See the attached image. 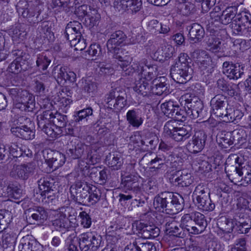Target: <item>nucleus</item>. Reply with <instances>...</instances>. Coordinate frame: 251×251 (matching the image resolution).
<instances>
[{
    "label": "nucleus",
    "mask_w": 251,
    "mask_h": 251,
    "mask_svg": "<svg viewBox=\"0 0 251 251\" xmlns=\"http://www.w3.org/2000/svg\"><path fill=\"white\" fill-rule=\"evenodd\" d=\"M184 200L178 193L164 192L156 196L153 204L159 210L169 214H175L183 208Z\"/></svg>",
    "instance_id": "obj_1"
},
{
    "label": "nucleus",
    "mask_w": 251,
    "mask_h": 251,
    "mask_svg": "<svg viewBox=\"0 0 251 251\" xmlns=\"http://www.w3.org/2000/svg\"><path fill=\"white\" fill-rule=\"evenodd\" d=\"M181 103L183 101L184 102V108L190 119L199 118L200 120H204L208 118L209 114L204 109L202 101L198 97L186 94L181 96Z\"/></svg>",
    "instance_id": "obj_2"
},
{
    "label": "nucleus",
    "mask_w": 251,
    "mask_h": 251,
    "mask_svg": "<svg viewBox=\"0 0 251 251\" xmlns=\"http://www.w3.org/2000/svg\"><path fill=\"white\" fill-rule=\"evenodd\" d=\"M237 154L230 155L226 160L225 171L231 182L237 184L243 181V173H246V166L239 162Z\"/></svg>",
    "instance_id": "obj_3"
},
{
    "label": "nucleus",
    "mask_w": 251,
    "mask_h": 251,
    "mask_svg": "<svg viewBox=\"0 0 251 251\" xmlns=\"http://www.w3.org/2000/svg\"><path fill=\"white\" fill-rule=\"evenodd\" d=\"M9 93L13 100L17 102V108L29 112L34 109V100L27 91L15 88L11 89Z\"/></svg>",
    "instance_id": "obj_4"
},
{
    "label": "nucleus",
    "mask_w": 251,
    "mask_h": 251,
    "mask_svg": "<svg viewBox=\"0 0 251 251\" xmlns=\"http://www.w3.org/2000/svg\"><path fill=\"white\" fill-rule=\"evenodd\" d=\"M52 111L46 110L37 117L38 127L48 136L54 138L62 133L63 130L57 128L51 121Z\"/></svg>",
    "instance_id": "obj_5"
},
{
    "label": "nucleus",
    "mask_w": 251,
    "mask_h": 251,
    "mask_svg": "<svg viewBox=\"0 0 251 251\" xmlns=\"http://www.w3.org/2000/svg\"><path fill=\"white\" fill-rule=\"evenodd\" d=\"M17 12L24 18L31 19L29 22L31 24L38 23L42 20L39 19L40 10L39 6L32 1H27L25 0H21L16 5Z\"/></svg>",
    "instance_id": "obj_6"
},
{
    "label": "nucleus",
    "mask_w": 251,
    "mask_h": 251,
    "mask_svg": "<svg viewBox=\"0 0 251 251\" xmlns=\"http://www.w3.org/2000/svg\"><path fill=\"white\" fill-rule=\"evenodd\" d=\"M78 238L81 251H96L100 246L101 237L95 232L83 233Z\"/></svg>",
    "instance_id": "obj_7"
},
{
    "label": "nucleus",
    "mask_w": 251,
    "mask_h": 251,
    "mask_svg": "<svg viewBox=\"0 0 251 251\" xmlns=\"http://www.w3.org/2000/svg\"><path fill=\"white\" fill-rule=\"evenodd\" d=\"M193 70L190 66L175 64L170 70L172 78L177 83H185L192 77Z\"/></svg>",
    "instance_id": "obj_8"
},
{
    "label": "nucleus",
    "mask_w": 251,
    "mask_h": 251,
    "mask_svg": "<svg viewBox=\"0 0 251 251\" xmlns=\"http://www.w3.org/2000/svg\"><path fill=\"white\" fill-rule=\"evenodd\" d=\"M90 186L85 182H77L70 188L73 199L78 203L85 205L87 204V198Z\"/></svg>",
    "instance_id": "obj_9"
},
{
    "label": "nucleus",
    "mask_w": 251,
    "mask_h": 251,
    "mask_svg": "<svg viewBox=\"0 0 251 251\" xmlns=\"http://www.w3.org/2000/svg\"><path fill=\"white\" fill-rule=\"evenodd\" d=\"M54 183V179L49 176L42 177L38 180L43 201L49 202L55 198L53 190Z\"/></svg>",
    "instance_id": "obj_10"
},
{
    "label": "nucleus",
    "mask_w": 251,
    "mask_h": 251,
    "mask_svg": "<svg viewBox=\"0 0 251 251\" xmlns=\"http://www.w3.org/2000/svg\"><path fill=\"white\" fill-rule=\"evenodd\" d=\"M72 208L70 207H62L59 209L56 214V218L53 220L52 225L56 230L62 231L66 230L70 226V221L68 217L70 216V210Z\"/></svg>",
    "instance_id": "obj_11"
},
{
    "label": "nucleus",
    "mask_w": 251,
    "mask_h": 251,
    "mask_svg": "<svg viewBox=\"0 0 251 251\" xmlns=\"http://www.w3.org/2000/svg\"><path fill=\"white\" fill-rule=\"evenodd\" d=\"M44 157L48 166L52 170H56L65 162V155L59 151L45 150L43 151Z\"/></svg>",
    "instance_id": "obj_12"
},
{
    "label": "nucleus",
    "mask_w": 251,
    "mask_h": 251,
    "mask_svg": "<svg viewBox=\"0 0 251 251\" xmlns=\"http://www.w3.org/2000/svg\"><path fill=\"white\" fill-rule=\"evenodd\" d=\"M206 139L207 135L203 130L196 131L186 145L187 150L194 154L201 152L205 145Z\"/></svg>",
    "instance_id": "obj_13"
},
{
    "label": "nucleus",
    "mask_w": 251,
    "mask_h": 251,
    "mask_svg": "<svg viewBox=\"0 0 251 251\" xmlns=\"http://www.w3.org/2000/svg\"><path fill=\"white\" fill-rule=\"evenodd\" d=\"M126 38V35L121 30L112 33L106 43L108 51L113 54L120 52L121 47Z\"/></svg>",
    "instance_id": "obj_14"
},
{
    "label": "nucleus",
    "mask_w": 251,
    "mask_h": 251,
    "mask_svg": "<svg viewBox=\"0 0 251 251\" xmlns=\"http://www.w3.org/2000/svg\"><path fill=\"white\" fill-rule=\"evenodd\" d=\"M210 104L213 114L221 118L228 109V99L223 95L218 94L211 99Z\"/></svg>",
    "instance_id": "obj_15"
},
{
    "label": "nucleus",
    "mask_w": 251,
    "mask_h": 251,
    "mask_svg": "<svg viewBox=\"0 0 251 251\" xmlns=\"http://www.w3.org/2000/svg\"><path fill=\"white\" fill-rule=\"evenodd\" d=\"M245 66L240 63L233 64L232 62L225 61L223 64V72L229 79H237L244 73Z\"/></svg>",
    "instance_id": "obj_16"
},
{
    "label": "nucleus",
    "mask_w": 251,
    "mask_h": 251,
    "mask_svg": "<svg viewBox=\"0 0 251 251\" xmlns=\"http://www.w3.org/2000/svg\"><path fill=\"white\" fill-rule=\"evenodd\" d=\"M114 5L119 11L136 13L140 10L142 2L141 0H115Z\"/></svg>",
    "instance_id": "obj_17"
},
{
    "label": "nucleus",
    "mask_w": 251,
    "mask_h": 251,
    "mask_svg": "<svg viewBox=\"0 0 251 251\" xmlns=\"http://www.w3.org/2000/svg\"><path fill=\"white\" fill-rule=\"evenodd\" d=\"M125 251H156V249L152 243L137 238L126 245Z\"/></svg>",
    "instance_id": "obj_18"
},
{
    "label": "nucleus",
    "mask_w": 251,
    "mask_h": 251,
    "mask_svg": "<svg viewBox=\"0 0 251 251\" xmlns=\"http://www.w3.org/2000/svg\"><path fill=\"white\" fill-rule=\"evenodd\" d=\"M136 228L142 239L154 238L159 234V229L153 225L139 222L136 223Z\"/></svg>",
    "instance_id": "obj_19"
},
{
    "label": "nucleus",
    "mask_w": 251,
    "mask_h": 251,
    "mask_svg": "<svg viewBox=\"0 0 251 251\" xmlns=\"http://www.w3.org/2000/svg\"><path fill=\"white\" fill-rule=\"evenodd\" d=\"M86 146L82 143L77 144L71 142L66 149L65 158H69L70 159H76L80 158L86 151Z\"/></svg>",
    "instance_id": "obj_20"
},
{
    "label": "nucleus",
    "mask_w": 251,
    "mask_h": 251,
    "mask_svg": "<svg viewBox=\"0 0 251 251\" xmlns=\"http://www.w3.org/2000/svg\"><path fill=\"white\" fill-rule=\"evenodd\" d=\"M82 31L81 23L76 21L70 22L65 28V37L69 41L77 38L80 39V36H82Z\"/></svg>",
    "instance_id": "obj_21"
},
{
    "label": "nucleus",
    "mask_w": 251,
    "mask_h": 251,
    "mask_svg": "<svg viewBox=\"0 0 251 251\" xmlns=\"http://www.w3.org/2000/svg\"><path fill=\"white\" fill-rule=\"evenodd\" d=\"M30 68V63L26 58L16 57L9 65L7 70L10 73L18 74Z\"/></svg>",
    "instance_id": "obj_22"
},
{
    "label": "nucleus",
    "mask_w": 251,
    "mask_h": 251,
    "mask_svg": "<svg viewBox=\"0 0 251 251\" xmlns=\"http://www.w3.org/2000/svg\"><path fill=\"white\" fill-rule=\"evenodd\" d=\"M166 78L164 76H160L154 78L151 83V92L153 94L160 96L163 93L168 92V84L166 83Z\"/></svg>",
    "instance_id": "obj_23"
},
{
    "label": "nucleus",
    "mask_w": 251,
    "mask_h": 251,
    "mask_svg": "<svg viewBox=\"0 0 251 251\" xmlns=\"http://www.w3.org/2000/svg\"><path fill=\"white\" fill-rule=\"evenodd\" d=\"M122 184L125 190L138 193L141 191V184L137 176L128 175L122 179Z\"/></svg>",
    "instance_id": "obj_24"
},
{
    "label": "nucleus",
    "mask_w": 251,
    "mask_h": 251,
    "mask_svg": "<svg viewBox=\"0 0 251 251\" xmlns=\"http://www.w3.org/2000/svg\"><path fill=\"white\" fill-rule=\"evenodd\" d=\"M126 119L128 123L132 126L139 127L143 123L141 110L134 108L128 110L126 114Z\"/></svg>",
    "instance_id": "obj_25"
},
{
    "label": "nucleus",
    "mask_w": 251,
    "mask_h": 251,
    "mask_svg": "<svg viewBox=\"0 0 251 251\" xmlns=\"http://www.w3.org/2000/svg\"><path fill=\"white\" fill-rule=\"evenodd\" d=\"M179 227L189 234H198L191 213L184 214L182 217Z\"/></svg>",
    "instance_id": "obj_26"
},
{
    "label": "nucleus",
    "mask_w": 251,
    "mask_h": 251,
    "mask_svg": "<svg viewBox=\"0 0 251 251\" xmlns=\"http://www.w3.org/2000/svg\"><path fill=\"white\" fill-rule=\"evenodd\" d=\"M11 131L14 135L25 140L31 139L34 136L32 130L26 125L13 126L11 127Z\"/></svg>",
    "instance_id": "obj_27"
},
{
    "label": "nucleus",
    "mask_w": 251,
    "mask_h": 251,
    "mask_svg": "<svg viewBox=\"0 0 251 251\" xmlns=\"http://www.w3.org/2000/svg\"><path fill=\"white\" fill-rule=\"evenodd\" d=\"M31 212L28 218L31 224H35L36 222L43 224L48 218V212L43 207H35Z\"/></svg>",
    "instance_id": "obj_28"
},
{
    "label": "nucleus",
    "mask_w": 251,
    "mask_h": 251,
    "mask_svg": "<svg viewBox=\"0 0 251 251\" xmlns=\"http://www.w3.org/2000/svg\"><path fill=\"white\" fill-rule=\"evenodd\" d=\"M205 32L201 25L197 23L193 24L189 29V37L194 43L200 42L204 36Z\"/></svg>",
    "instance_id": "obj_29"
},
{
    "label": "nucleus",
    "mask_w": 251,
    "mask_h": 251,
    "mask_svg": "<svg viewBox=\"0 0 251 251\" xmlns=\"http://www.w3.org/2000/svg\"><path fill=\"white\" fill-rule=\"evenodd\" d=\"M56 80L58 83H63L68 81L74 82L76 79V74L72 71H67L64 67H61L57 72Z\"/></svg>",
    "instance_id": "obj_30"
},
{
    "label": "nucleus",
    "mask_w": 251,
    "mask_h": 251,
    "mask_svg": "<svg viewBox=\"0 0 251 251\" xmlns=\"http://www.w3.org/2000/svg\"><path fill=\"white\" fill-rule=\"evenodd\" d=\"M177 173L179 176L176 178L174 176L172 178L173 180L174 179L175 182L177 183L176 185L181 187H187L192 184L193 179L191 174L187 170L178 171Z\"/></svg>",
    "instance_id": "obj_31"
},
{
    "label": "nucleus",
    "mask_w": 251,
    "mask_h": 251,
    "mask_svg": "<svg viewBox=\"0 0 251 251\" xmlns=\"http://www.w3.org/2000/svg\"><path fill=\"white\" fill-rule=\"evenodd\" d=\"M192 135L191 129L188 126L178 127L172 136V139L177 142H181L188 139Z\"/></svg>",
    "instance_id": "obj_32"
},
{
    "label": "nucleus",
    "mask_w": 251,
    "mask_h": 251,
    "mask_svg": "<svg viewBox=\"0 0 251 251\" xmlns=\"http://www.w3.org/2000/svg\"><path fill=\"white\" fill-rule=\"evenodd\" d=\"M243 113L240 110L229 108L222 116L221 120L226 123L237 122L243 117Z\"/></svg>",
    "instance_id": "obj_33"
},
{
    "label": "nucleus",
    "mask_w": 251,
    "mask_h": 251,
    "mask_svg": "<svg viewBox=\"0 0 251 251\" xmlns=\"http://www.w3.org/2000/svg\"><path fill=\"white\" fill-rule=\"evenodd\" d=\"M191 215L198 234H200L205 230L207 225L205 217L204 215L198 212H192Z\"/></svg>",
    "instance_id": "obj_34"
},
{
    "label": "nucleus",
    "mask_w": 251,
    "mask_h": 251,
    "mask_svg": "<svg viewBox=\"0 0 251 251\" xmlns=\"http://www.w3.org/2000/svg\"><path fill=\"white\" fill-rule=\"evenodd\" d=\"M146 79H138L136 80L135 86L133 90L138 94L146 96L151 92V85Z\"/></svg>",
    "instance_id": "obj_35"
},
{
    "label": "nucleus",
    "mask_w": 251,
    "mask_h": 251,
    "mask_svg": "<svg viewBox=\"0 0 251 251\" xmlns=\"http://www.w3.org/2000/svg\"><path fill=\"white\" fill-rule=\"evenodd\" d=\"M235 225H237L236 221L225 217H221L217 223V225L220 229L226 233L231 232Z\"/></svg>",
    "instance_id": "obj_36"
},
{
    "label": "nucleus",
    "mask_w": 251,
    "mask_h": 251,
    "mask_svg": "<svg viewBox=\"0 0 251 251\" xmlns=\"http://www.w3.org/2000/svg\"><path fill=\"white\" fill-rule=\"evenodd\" d=\"M166 155L164 153H158L154 158L152 159L149 163L148 165L151 166V171H157L160 169L162 166L167 163Z\"/></svg>",
    "instance_id": "obj_37"
},
{
    "label": "nucleus",
    "mask_w": 251,
    "mask_h": 251,
    "mask_svg": "<svg viewBox=\"0 0 251 251\" xmlns=\"http://www.w3.org/2000/svg\"><path fill=\"white\" fill-rule=\"evenodd\" d=\"M106 161L108 165L114 170H118L121 168L123 164L121 155L117 153H109L106 156Z\"/></svg>",
    "instance_id": "obj_38"
},
{
    "label": "nucleus",
    "mask_w": 251,
    "mask_h": 251,
    "mask_svg": "<svg viewBox=\"0 0 251 251\" xmlns=\"http://www.w3.org/2000/svg\"><path fill=\"white\" fill-rule=\"evenodd\" d=\"M80 88L84 92L89 95L94 94L97 90V83L90 78H82L81 80Z\"/></svg>",
    "instance_id": "obj_39"
},
{
    "label": "nucleus",
    "mask_w": 251,
    "mask_h": 251,
    "mask_svg": "<svg viewBox=\"0 0 251 251\" xmlns=\"http://www.w3.org/2000/svg\"><path fill=\"white\" fill-rule=\"evenodd\" d=\"M237 8L235 6L227 7L222 12V23L224 25H227L230 23L231 21L234 19L237 15Z\"/></svg>",
    "instance_id": "obj_40"
},
{
    "label": "nucleus",
    "mask_w": 251,
    "mask_h": 251,
    "mask_svg": "<svg viewBox=\"0 0 251 251\" xmlns=\"http://www.w3.org/2000/svg\"><path fill=\"white\" fill-rule=\"evenodd\" d=\"M217 85L219 89L224 92H227L231 96H233L236 93L235 88L237 85L235 84H229L224 78H220L217 81Z\"/></svg>",
    "instance_id": "obj_41"
},
{
    "label": "nucleus",
    "mask_w": 251,
    "mask_h": 251,
    "mask_svg": "<svg viewBox=\"0 0 251 251\" xmlns=\"http://www.w3.org/2000/svg\"><path fill=\"white\" fill-rule=\"evenodd\" d=\"M196 203L199 209L203 211H211L214 209L215 207L214 203L210 199L209 195L196 201Z\"/></svg>",
    "instance_id": "obj_42"
},
{
    "label": "nucleus",
    "mask_w": 251,
    "mask_h": 251,
    "mask_svg": "<svg viewBox=\"0 0 251 251\" xmlns=\"http://www.w3.org/2000/svg\"><path fill=\"white\" fill-rule=\"evenodd\" d=\"M165 228L171 235L179 237H182L183 236L181 228L178 226L176 221L173 219H170L166 223Z\"/></svg>",
    "instance_id": "obj_43"
},
{
    "label": "nucleus",
    "mask_w": 251,
    "mask_h": 251,
    "mask_svg": "<svg viewBox=\"0 0 251 251\" xmlns=\"http://www.w3.org/2000/svg\"><path fill=\"white\" fill-rule=\"evenodd\" d=\"M90 176L95 181H97L98 183L101 185L104 184L107 179V175L105 170H102L99 171L96 168H92L91 170Z\"/></svg>",
    "instance_id": "obj_44"
},
{
    "label": "nucleus",
    "mask_w": 251,
    "mask_h": 251,
    "mask_svg": "<svg viewBox=\"0 0 251 251\" xmlns=\"http://www.w3.org/2000/svg\"><path fill=\"white\" fill-rule=\"evenodd\" d=\"M12 219L11 212L5 209L0 210V232L7 228Z\"/></svg>",
    "instance_id": "obj_45"
},
{
    "label": "nucleus",
    "mask_w": 251,
    "mask_h": 251,
    "mask_svg": "<svg viewBox=\"0 0 251 251\" xmlns=\"http://www.w3.org/2000/svg\"><path fill=\"white\" fill-rule=\"evenodd\" d=\"M17 236L14 233H6L2 236V245L5 249L13 251L16 242Z\"/></svg>",
    "instance_id": "obj_46"
},
{
    "label": "nucleus",
    "mask_w": 251,
    "mask_h": 251,
    "mask_svg": "<svg viewBox=\"0 0 251 251\" xmlns=\"http://www.w3.org/2000/svg\"><path fill=\"white\" fill-rule=\"evenodd\" d=\"M217 142L224 149H227L233 144L230 132L221 133L217 136Z\"/></svg>",
    "instance_id": "obj_47"
},
{
    "label": "nucleus",
    "mask_w": 251,
    "mask_h": 251,
    "mask_svg": "<svg viewBox=\"0 0 251 251\" xmlns=\"http://www.w3.org/2000/svg\"><path fill=\"white\" fill-rule=\"evenodd\" d=\"M51 121L57 128L62 129L65 127L68 122L67 116L61 113L56 112L54 114L52 112Z\"/></svg>",
    "instance_id": "obj_48"
},
{
    "label": "nucleus",
    "mask_w": 251,
    "mask_h": 251,
    "mask_svg": "<svg viewBox=\"0 0 251 251\" xmlns=\"http://www.w3.org/2000/svg\"><path fill=\"white\" fill-rule=\"evenodd\" d=\"M178 105L176 102L169 100L161 104V109L164 115L171 118L173 117Z\"/></svg>",
    "instance_id": "obj_49"
},
{
    "label": "nucleus",
    "mask_w": 251,
    "mask_h": 251,
    "mask_svg": "<svg viewBox=\"0 0 251 251\" xmlns=\"http://www.w3.org/2000/svg\"><path fill=\"white\" fill-rule=\"evenodd\" d=\"M88 195L87 200V203H89L91 204L94 205L100 201L101 196V192L95 186L92 185L90 186Z\"/></svg>",
    "instance_id": "obj_50"
},
{
    "label": "nucleus",
    "mask_w": 251,
    "mask_h": 251,
    "mask_svg": "<svg viewBox=\"0 0 251 251\" xmlns=\"http://www.w3.org/2000/svg\"><path fill=\"white\" fill-rule=\"evenodd\" d=\"M209 194V190L207 185L204 184H200L196 186L193 193V199L197 201Z\"/></svg>",
    "instance_id": "obj_51"
},
{
    "label": "nucleus",
    "mask_w": 251,
    "mask_h": 251,
    "mask_svg": "<svg viewBox=\"0 0 251 251\" xmlns=\"http://www.w3.org/2000/svg\"><path fill=\"white\" fill-rule=\"evenodd\" d=\"M236 23H239L241 25H244L248 28L251 27V15L245 12H242L237 14L234 19Z\"/></svg>",
    "instance_id": "obj_52"
},
{
    "label": "nucleus",
    "mask_w": 251,
    "mask_h": 251,
    "mask_svg": "<svg viewBox=\"0 0 251 251\" xmlns=\"http://www.w3.org/2000/svg\"><path fill=\"white\" fill-rule=\"evenodd\" d=\"M125 91L123 90L121 88H116L114 89H112L109 93L105 96V101L108 105H109V103H111V101L114 102L121 96V94L123 92H125Z\"/></svg>",
    "instance_id": "obj_53"
},
{
    "label": "nucleus",
    "mask_w": 251,
    "mask_h": 251,
    "mask_svg": "<svg viewBox=\"0 0 251 251\" xmlns=\"http://www.w3.org/2000/svg\"><path fill=\"white\" fill-rule=\"evenodd\" d=\"M50 62L51 59L46 55L39 54L37 55L36 64L39 70L45 71L47 70Z\"/></svg>",
    "instance_id": "obj_54"
},
{
    "label": "nucleus",
    "mask_w": 251,
    "mask_h": 251,
    "mask_svg": "<svg viewBox=\"0 0 251 251\" xmlns=\"http://www.w3.org/2000/svg\"><path fill=\"white\" fill-rule=\"evenodd\" d=\"M6 146L9 149V152L11 154L13 157H19L23 156L25 154L26 156H28V153H25V151H23V150L21 148L19 147L17 144L14 143H11L10 144H7Z\"/></svg>",
    "instance_id": "obj_55"
},
{
    "label": "nucleus",
    "mask_w": 251,
    "mask_h": 251,
    "mask_svg": "<svg viewBox=\"0 0 251 251\" xmlns=\"http://www.w3.org/2000/svg\"><path fill=\"white\" fill-rule=\"evenodd\" d=\"M212 60L209 56L206 57L205 58L198 63L199 69L202 72L203 74L205 73H211L212 71Z\"/></svg>",
    "instance_id": "obj_56"
},
{
    "label": "nucleus",
    "mask_w": 251,
    "mask_h": 251,
    "mask_svg": "<svg viewBox=\"0 0 251 251\" xmlns=\"http://www.w3.org/2000/svg\"><path fill=\"white\" fill-rule=\"evenodd\" d=\"M126 92H123L121 94V97L119 98L114 102L111 101V103H109V105L108 106L110 108L113 107L118 110H121L124 108L126 104Z\"/></svg>",
    "instance_id": "obj_57"
},
{
    "label": "nucleus",
    "mask_w": 251,
    "mask_h": 251,
    "mask_svg": "<svg viewBox=\"0 0 251 251\" xmlns=\"http://www.w3.org/2000/svg\"><path fill=\"white\" fill-rule=\"evenodd\" d=\"M114 58L117 59L120 62L119 65L122 69V71L130 66L131 58L127 55L122 56L120 52L113 54Z\"/></svg>",
    "instance_id": "obj_58"
},
{
    "label": "nucleus",
    "mask_w": 251,
    "mask_h": 251,
    "mask_svg": "<svg viewBox=\"0 0 251 251\" xmlns=\"http://www.w3.org/2000/svg\"><path fill=\"white\" fill-rule=\"evenodd\" d=\"M93 113V109L91 107H88L85 109L79 110L75 113L74 116V121L76 122H79L83 119L86 118Z\"/></svg>",
    "instance_id": "obj_59"
},
{
    "label": "nucleus",
    "mask_w": 251,
    "mask_h": 251,
    "mask_svg": "<svg viewBox=\"0 0 251 251\" xmlns=\"http://www.w3.org/2000/svg\"><path fill=\"white\" fill-rule=\"evenodd\" d=\"M138 71L136 72V75L137 77V79H146L147 81H150L153 78L152 77H149L148 71L145 68V65L142 66L138 63Z\"/></svg>",
    "instance_id": "obj_60"
},
{
    "label": "nucleus",
    "mask_w": 251,
    "mask_h": 251,
    "mask_svg": "<svg viewBox=\"0 0 251 251\" xmlns=\"http://www.w3.org/2000/svg\"><path fill=\"white\" fill-rule=\"evenodd\" d=\"M233 34L238 35H243L246 33L247 28L244 25H241L239 23H236L235 20L233 19L230 25Z\"/></svg>",
    "instance_id": "obj_61"
},
{
    "label": "nucleus",
    "mask_w": 251,
    "mask_h": 251,
    "mask_svg": "<svg viewBox=\"0 0 251 251\" xmlns=\"http://www.w3.org/2000/svg\"><path fill=\"white\" fill-rule=\"evenodd\" d=\"M187 116H188L187 113H186V109L185 108V110L181 109L178 105L177 107H176L173 117H171V118L174 119V121H178L184 122L186 120Z\"/></svg>",
    "instance_id": "obj_62"
},
{
    "label": "nucleus",
    "mask_w": 251,
    "mask_h": 251,
    "mask_svg": "<svg viewBox=\"0 0 251 251\" xmlns=\"http://www.w3.org/2000/svg\"><path fill=\"white\" fill-rule=\"evenodd\" d=\"M28 169L29 168L27 167V166L24 164L16 167L15 172L18 177L23 179H26L28 177L29 172Z\"/></svg>",
    "instance_id": "obj_63"
},
{
    "label": "nucleus",
    "mask_w": 251,
    "mask_h": 251,
    "mask_svg": "<svg viewBox=\"0 0 251 251\" xmlns=\"http://www.w3.org/2000/svg\"><path fill=\"white\" fill-rule=\"evenodd\" d=\"M231 251H247L245 238L237 239L231 248Z\"/></svg>",
    "instance_id": "obj_64"
}]
</instances>
